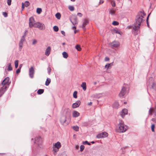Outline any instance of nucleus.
Returning <instances> with one entry per match:
<instances>
[{"label":"nucleus","instance_id":"nucleus-1","mask_svg":"<svg viewBox=\"0 0 156 156\" xmlns=\"http://www.w3.org/2000/svg\"><path fill=\"white\" fill-rule=\"evenodd\" d=\"M144 16V12L140 11L136 16L135 19L136 22L132 26L133 29V32L135 35H137L139 32L140 26L144 20L143 18Z\"/></svg>","mask_w":156,"mask_h":156},{"label":"nucleus","instance_id":"nucleus-2","mask_svg":"<svg viewBox=\"0 0 156 156\" xmlns=\"http://www.w3.org/2000/svg\"><path fill=\"white\" fill-rule=\"evenodd\" d=\"M127 129V126L123 123L120 122L116 126V131L119 133H123L125 132Z\"/></svg>","mask_w":156,"mask_h":156},{"label":"nucleus","instance_id":"nucleus-3","mask_svg":"<svg viewBox=\"0 0 156 156\" xmlns=\"http://www.w3.org/2000/svg\"><path fill=\"white\" fill-rule=\"evenodd\" d=\"M34 27L38 28L41 30H44L45 29V26L44 24L39 22H37L34 23Z\"/></svg>","mask_w":156,"mask_h":156},{"label":"nucleus","instance_id":"nucleus-4","mask_svg":"<svg viewBox=\"0 0 156 156\" xmlns=\"http://www.w3.org/2000/svg\"><path fill=\"white\" fill-rule=\"evenodd\" d=\"M110 45L112 48H118L120 46L119 42L117 41H114L110 44Z\"/></svg>","mask_w":156,"mask_h":156},{"label":"nucleus","instance_id":"nucleus-5","mask_svg":"<svg viewBox=\"0 0 156 156\" xmlns=\"http://www.w3.org/2000/svg\"><path fill=\"white\" fill-rule=\"evenodd\" d=\"M34 67L31 66L29 69V75L31 78H32L34 77Z\"/></svg>","mask_w":156,"mask_h":156},{"label":"nucleus","instance_id":"nucleus-6","mask_svg":"<svg viewBox=\"0 0 156 156\" xmlns=\"http://www.w3.org/2000/svg\"><path fill=\"white\" fill-rule=\"evenodd\" d=\"M126 91V88L124 87H123L121 91L119 94V97L120 98L123 97L125 95Z\"/></svg>","mask_w":156,"mask_h":156},{"label":"nucleus","instance_id":"nucleus-7","mask_svg":"<svg viewBox=\"0 0 156 156\" xmlns=\"http://www.w3.org/2000/svg\"><path fill=\"white\" fill-rule=\"evenodd\" d=\"M80 101L79 100L77 101L75 103L73 104L72 105V107L73 108H76L78 107L80 104Z\"/></svg>","mask_w":156,"mask_h":156},{"label":"nucleus","instance_id":"nucleus-8","mask_svg":"<svg viewBox=\"0 0 156 156\" xmlns=\"http://www.w3.org/2000/svg\"><path fill=\"white\" fill-rule=\"evenodd\" d=\"M70 21L73 25H75L78 23L77 18L75 16L72 17L71 18L70 20Z\"/></svg>","mask_w":156,"mask_h":156},{"label":"nucleus","instance_id":"nucleus-9","mask_svg":"<svg viewBox=\"0 0 156 156\" xmlns=\"http://www.w3.org/2000/svg\"><path fill=\"white\" fill-rule=\"evenodd\" d=\"M128 113L127 110L125 108L123 109L121 112L120 114L121 116L123 118L125 115L127 114Z\"/></svg>","mask_w":156,"mask_h":156},{"label":"nucleus","instance_id":"nucleus-10","mask_svg":"<svg viewBox=\"0 0 156 156\" xmlns=\"http://www.w3.org/2000/svg\"><path fill=\"white\" fill-rule=\"evenodd\" d=\"M66 116H62L60 118V121L62 125H64L66 121Z\"/></svg>","mask_w":156,"mask_h":156},{"label":"nucleus","instance_id":"nucleus-11","mask_svg":"<svg viewBox=\"0 0 156 156\" xmlns=\"http://www.w3.org/2000/svg\"><path fill=\"white\" fill-rule=\"evenodd\" d=\"M116 10V9H115L110 8L109 9V13L112 15H114L115 14Z\"/></svg>","mask_w":156,"mask_h":156},{"label":"nucleus","instance_id":"nucleus-12","mask_svg":"<svg viewBox=\"0 0 156 156\" xmlns=\"http://www.w3.org/2000/svg\"><path fill=\"white\" fill-rule=\"evenodd\" d=\"M51 50V48L50 46L48 47L46 49L45 54L47 56H48L50 53V52Z\"/></svg>","mask_w":156,"mask_h":156},{"label":"nucleus","instance_id":"nucleus-13","mask_svg":"<svg viewBox=\"0 0 156 156\" xmlns=\"http://www.w3.org/2000/svg\"><path fill=\"white\" fill-rule=\"evenodd\" d=\"M9 79V78L8 77L5 78L2 82V85H6L8 82Z\"/></svg>","mask_w":156,"mask_h":156},{"label":"nucleus","instance_id":"nucleus-14","mask_svg":"<svg viewBox=\"0 0 156 156\" xmlns=\"http://www.w3.org/2000/svg\"><path fill=\"white\" fill-rule=\"evenodd\" d=\"M80 113L77 111H74L73 112V116L75 118H76L80 115Z\"/></svg>","mask_w":156,"mask_h":156},{"label":"nucleus","instance_id":"nucleus-15","mask_svg":"<svg viewBox=\"0 0 156 156\" xmlns=\"http://www.w3.org/2000/svg\"><path fill=\"white\" fill-rule=\"evenodd\" d=\"M88 23V21L87 20H85L82 24V28L83 30H85L86 26Z\"/></svg>","mask_w":156,"mask_h":156},{"label":"nucleus","instance_id":"nucleus-16","mask_svg":"<svg viewBox=\"0 0 156 156\" xmlns=\"http://www.w3.org/2000/svg\"><path fill=\"white\" fill-rule=\"evenodd\" d=\"M61 147V143L59 142H58L57 143H56L54 145V146H53V147H54L55 148H57L58 149L60 148Z\"/></svg>","mask_w":156,"mask_h":156},{"label":"nucleus","instance_id":"nucleus-17","mask_svg":"<svg viewBox=\"0 0 156 156\" xmlns=\"http://www.w3.org/2000/svg\"><path fill=\"white\" fill-rule=\"evenodd\" d=\"M66 113V117L70 115L71 114L70 110L68 108L66 109L65 110Z\"/></svg>","mask_w":156,"mask_h":156},{"label":"nucleus","instance_id":"nucleus-18","mask_svg":"<svg viewBox=\"0 0 156 156\" xmlns=\"http://www.w3.org/2000/svg\"><path fill=\"white\" fill-rule=\"evenodd\" d=\"M113 62H111L110 63H107L105 66V68L106 69H108L109 68L111 67L113 65Z\"/></svg>","mask_w":156,"mask_h":156},{"label":"nucleus","instance_id":"nucleus-19","mask_svg":"<svg viewBox=\"0 0 156 156\" xmlns=\"http://www.w3.org/2000/svg\"><path fill=\"white\" fill-rule=\"evenodd\" d=\"M41 139L40 136H38L35 138V142L34 143H40L41 142Z\"/></svg>","mask_w":156,"mask_h":156},{"label":"nucleus","instance_id":"nucleus-20","mask_svg":"<svg viewBox=\"0 0 156 156\" xmlns=\"http://www.w3.org/2000/svg\"><path fill=\"white\" fill-rule=\"evenodd\" d=\"M155 111L152 108H150L148 112V115H152V112H155Z\"/></svg>","mask_w":156,"mask_h":156},{"label":"nucleus","instance_id":"nucleus-21","mask_svg":"<svg viewBox=\"0 0 156 156\" xmlns=\"http://www.w3.org/2000/svg\"><path fill=\"white\" fill-rule=\"evenodd\" d=\"M81 87H82L83 90L85 91L86 89V84L85 82H83L81 85Z\"/></svg>","mask_w":156,"mask_h":156},{"label":"nucleus","instance_id":"nucleus-22","mask_svg":"<svg viewBox=\"0 0 156 156\" xmlns=\"http://www.w3.org/2000/svg\"><path fill=\"white\" fill-rule=\"evenodd\" d=\"M53 149L52 150V152L53 154L54 155H56V153L58 151L59 149L55 148L54 147H53Z\"/></svg>","mask_w":156,"mask_h":156},{"label":"nucleus","instance_id":"nucleus-23","mask_svg":"<svg viewBox=\"0 0 156 156\" xmlns=\"http://www.w3.org/2000/svg\"><path fill=\"white\" fill-rule=\"evenodd\" d=\"M51 82V79L49 78H47L45 82V85L48 86Z\"/></svg>","mask_w":156,"mask_h":156},{"label":"nucleus","instance_id":"nucleus-24","mask_svg":"<svg viewBox=\"0 0 156 156\" xmlns=\"http://www.w3.org/2000/svg\"><path fill=\"white\" fill-rule=\"evenodd\" d=\"M63 57L65 58H66L68 56V55L67 52L64 51L62 53Z\"/></svg>","mask_w":156,"mask_h":156},{"label":"nucleus","instance_id":"nucleus-25","mask_svg":"<svg viewBox=\"0 0 156 156\" xmlns=\"http://www.w3.org/2000/svg\"><path fill=\"white\" fill-rule=\"evenodd\" d=\"M101 136H103V138L106 137L108 136V134L106 132H103L101 133Z\"/></svg>","mask_w":156,"mask_h":156},{"label":"nucleus","instance_id":"nucleus-26","mask_svg":"<svg viewBox=\"0 0 156 156\" xmlns=\"http://www.w3.org/2000/svg\"><path fill=\"white\" fill-rule=\"evenodd\" d=\"M149 80H150L151 81H152V82H151V83H153L152 85V88L154 89H155V84L153 83V78L152 77H151L149 78Z\"/></svg>","mask_w":156,"mask_h":156},{"label":"nucleus","instance_id":"nucleus-27","mask_svg":"<svg viewBox=\"0 0 156 156\" xmlns=\"http://www.w3.org/2000/svg\"><path fill=\"white\" fill-rule=\"evenodd\" d=\"M44 92V90L43 89H40L37 91V93L39 94H41Z\"/></svg>","mask_w":156,"mask_h":156},{"label":"nucleus","instance_id":"nucleus-28","mask_svg":"<svg viewBox=\"0 0 156 156\" xmlns=\"http://www.w3.org/2000/svg\"><path fill=\"white\" fill-rule=\"evenodd\" d=\"M76 48L78 51H80L81 48L80 45L77 44L75 46Z\"/></svg>","mask_w":156,"mask_h":156},{"label":"nucleus","instance_id":"nucleus-29","mask_svg":"<svg viewBox=\"0 0 156 156\" xmlns=\"http://www.w3.org/2000/svg\"><path fill=\"white\" fill-rule=\"evenodd\" d=\"M73 129L76 131H78L79 129V127L77 126H74L73 127Z\"/></svg>","mask_w":156,"mask_h":156},{"label":"nucleus","instance_id":"nucleus-30","mask_svg":"<svg viewBox=\"0 0 156 156\" xmlns=\"http://www.w3.org/2000/svg\"><path fill=\"white\" fill-rule=\"evenodd\" d=\"M8 70L9 71H11L12 70V68L10 63L8 64Z\"/></svg>","mask_w":156,"mask_h":156},{"label":"nucleus","instance_id":"nucleus-31","mask_svg":"<svg viewBox=\"0 0 156 156\" xmlns=\"http://www.w3.org/2000/svg\"><path fill=\"white\" fill-rule=\"evenodd\" d=\"M56 17L58 20L60 19L61 17V15L59 13H57L55 14Z\"/></svg>","mask_w":156,"mask_h":156},{"label":"nucleus","instance_id":"nucleus-32","mask_svg":"<svg viewBox=\"0 0 156 156\" xmlns=\"http://www.w3.org/2000/svg\"><path fill=\"white\" fill-rule=\"evenodd\" d=\"M5 91L4 90V88H2L0 90V97L4 93Z\"/></svg>","mask_w":156,"mask_h":156},{"label":"nucleus","instance_id":"nucleus-33","mask_svg":"<svg viewBox=\"0 0 156 156\" xmlns=\"http://www.w3.org/2000/svg\"><path fill=\"white\" fill-rule=\"evenodd\" d=\"M34 22L29 21V26L30 27H32L33 26H34Z\"/></svg>","mask_w":156,"mask_h":156},{"label":"nucleus","instance_id":"nucleus-34","mask_svg":"<svg viewBox=\"0 0 156 156\" xmlns=\"http://www.w3.org/2000/svg\"><path fill=\"white\" fill-rule=\"evenodd\" d=\"M19 61L16 60L15 62V67L17 68L18 66Z\"/></svg>","mask_w":156,"mask_h":156},{"label":"nucleus","instance_id":"nucleus-35","mask_svg":"<svg viewBox=\"0 0 156 156\" xmlns=\"http://www.w3.org/2000/svg\"><path fill=\"white\" fill-rule=\"evenodd\" d=\"M25 40L24 36H22L21 38L20 42L23 43V42Z\"/></svg>","mask_w":156,"mask_h":156},{"label":"nucleus","instance_id":"nucleus-36","mask_svg":"<svg viewBox=\"0 0 156 156\" xmlns=\"http://www.w3.org/2000/svg\"><path fill=\"white\" fill-rule=\"evenodd\" d=\"M53 29L55 32H57L58 30V28L57 26H55L53 27Z\"/></svg>","mask_w":156,"mask_h":156},{"label":"nucleus","instance_id":"nucleus-37","mask_svg":"<svg viewBox=\"0 0 156 156\" xmlns=\"http://www.w3.org/2000/svg\"><path fill=\"white\" fill-rule=\"evenodd\" d=\"M113 107L115 108H117L119 106V104L118 102H115L114 103L113 105Z\"/></svg>","mask_w":156,"mask_h":156},{"label":"nucleus","instance_id":"nucleus-38","mask_svg":"<svg viewBox=\"0 0 156 156\" xmlns=\"http://www.w3.org/2000/svg\"><path fill=\"white\" fill-rule=\"evenodd\" d=\"M42 11V9L40 8H37V12L38 14H40Z\"/></svg>","mask_w":156,"mask_h":156},{"label":"nucleus","instance_id":"nucleus-39","mask_svg":"<svg viewBox=\"0 0 156 156\" xmlns=\"http://www.w3.org/2000/svg\"><path fill=\"white\" fill-rule=\"evenodd\" d=\"M97 137L98 138L100 139V138H104L103 136H101V133L98 134L97 136Z\"/></svg>","mask_w":156,"mask_h":156},{"label":"nucleus","instance_id":"nucleus-40","mask_svg":"<svg viewBox=\"0 0 156 156\" xmlns=\"http://www.w3.org/2000/svg\"><path fill=\"white\" fill-rule=\"evenodd\" d=\"M69 9L71 11H73L74 10V7L72 6H69L68 7Z\"/></svg>","mask_w":156,"mask_h":156},{"label":"nucleus","instance_id":"nucleus-41","mask_svg":"<svg viewBox=\"0 0 156 156\" xmlns=\"http://www.w3.org/2000/svg\"><path fill=\"white\" fill-rule=\"evenodd\" d=\"M23 45V43H20L19 42V49L20 51H21Z\"/></svg>","mask_w":156,"mask_h":156},{"label":"nucleus","instance_id":"nucleus-42","mask_svg":"<svg viewBox=\"0 0 156 156\" xmlns=\"http://www.w3.org/2000/svg\"><path fill=\"white\" fill-rule=\"evenodd\" d=\"M77 92L76 91H75L73 94V96L74 98H77Z\"/></svg>","mask_w":156,"mask_h":156},{"label":"nucleus","instance_id":"nucleus-43","mask_svg":"<svg viewBox=\"0 0 156 156\" xmlns=\"http://www.w3.org/2000/svg\"><path fill=\"white\" fill-rule=\"evenodd\" d=\"M83 144H88L89 145H91V144L89 143L87 141L83 142Z\"/></svg>","mask_w":156,"mask_h":156},{"label":"nucleus","instance_id":"nucleus-44","mask_svg":"<svg viewBox=\"0 0 156 156\" xmlns=\"http://www.w3.org/2000/svg\"><path fill=\"white\" fill-rule=\"evenodd\" d=\"M29 21L31 22H34L35 20L34 17H30L29 19Z\"/></svg>","mask_w":156,"mask_h":156},{"label":"nucleus","instance_id":"nucleus-45","mask_svg":"<svg viewBox=\"0 0 156 156\" xmlns=\"http://www.w3.org/2000/svg\"><path fill=\"white\" fill-rule=\"evenodd\" d=\"M30 3L28 1H27L25 2V5L26 7H27L29 5Z\"/></svg>","mask_w":156,"mask_h":156},{"label":"nucleus","instance_id":"nucleus-46","mask_svg":"<svg viewBox=\"0 0 156 156\" xmlns=\"http://www.w3.org/2000/svg\"><path fill=\"white\" fill-rule=\"evenodd\" d=\"M155 125L154 124H153L151 125V130L152 132L154 131V128H155Z\"/></svg>","mask_w":156,"mask_h":156},{"label":"nucleus","instance_id":"nucleus-47","mask_svg":"<svg viewBox=\"0 0 156 156\" xmlns=\"http://www.w3.org/2000/svg\"><path fill=\"white\" fill-rule=\"evenodd\" d=\"M80 151L82 152L84 148V146L83 145H81L80 146Z\"/></svg>","mask_w":156,"mask_h":156},{"label":"nucleus","instance_id":"nucleus-48","mask_svg":"<svg viewBox=\"0 0 156 156\" xmlns=\"http://www.w3.org/2000/svg\"><path fill=\"white\" fill-rule=\"evenodd\" d=\"M111 3L113 7H114L115 6V2L114 1H111Z\"/></svg>","mask_w":156,"mask_h":156},{"label":"nucleus","instance_id":"nucleus-49","mask_svg":"<svg viewBox=\"0 0 156 156\" xmlns=\"http://www.w3.org/2000/svg\"><path fill=\"white\" fill-rule=\"evenodd\" d=\"M112 24L116 26L119 24V23L116 21H113Z\"/></svg>","mask_w":156,"mask_h":156},{"label":"nucleus","instance_id":"nucleus-50","mask_svg":"<svg viewBox=\"0 0 156 156\" xmlns=\"http://www.w3.org/2000/svg\"><path fill=\"white\" fill-rule=\"evenodd\" d=\"M51 69L50 67H49L48 68L47 71H48V73L49 74H50V72L51 71Z\"/></svg>","mask_w":156,"mask_h":156},{"label":"nucleus","instance_id":"nucleus-51","mask_svg":"<svg viewBox=\"0 0 156 156\" xmlns=\"http://www.w3.org/2000/svg\"><path fill=\"white\" fill-rule=\"evenodd\" d=\"M12 0H7V4L8 5H11Z\"/></svg>","mask_w":156,"mask_h":156},{"label":"nucleus","instance_id":"nucleus-52","mask_svg":"<svg viewBox=\"0 0 156 156\" xmlns=\"http://www.w3.org/2000/svg\"><path fill=\"white\" fill-rule=\"evenodd\" d=\"M3 15L5 17H6L7 16V13L5 12H4L2 13Z\"/></svg>","mask_w":156,"mask_h":156},{"label":"nucleus","instance_id":"nucleus-53","mask_svg":"<svg viewBox=\"0 0 156 156\" xmlns=\"http://www.w3.org/2000/svg\"><path fill=\"white\" fill-rule=\"evenodd\" d=\"M37 42V41L35 39H34L33 41L32 44H35Z\"/></svg>","mask_w":156,"mask_h":156},{"label":"nucleus","instance_id":"nucleus-54","mask_svg":"<svg viewBox=\"0 0 156 156\" xmlns=\"http://www.w3.org/2000/svg\"><path fill=\"white\" fill-rule=\"evenodd\" d=\"M20 70L21 69H19L18 68L16 70V73L17 74H18L20 72Z\"/></svg>","mask_w":156,"mask_h":156},{"label":"nucleus","instance_id":"nucleus-55","mask_svg":"<svg viewBox=\"0 0 156 156\" xmlns=\"http://www.w3.org/2000/svg\"><path fill=\"white\" fill-rule=\"evenodd\" d=\"M150 14V13L148 15V16H147V26L148 27H149V24L148 23L147 20H148V18L149 17V16Z\"/></svg>","mask_w":156,"mask_h":156},{"label":"nucleus","instance_id":"nucleus-56","mask_svg":"<svg viewBox=\"0 0 156 156\" xmlns=\"http://www.w3.org/2000/svg\"><path fill=\"white\" fill-rule=\"evenodd\" d=\"M22 10H23L24 8V4L23 2L22 3Z\"/></svg>","mask_w":156,"mask_h":156},{"label":"nucleus","instance_id":"nucleus-57","mask_svg":"<svg viewBox=\"0 0 156 156\" xmlns=\"http://www.w3.org/2000/svg\"><path fill=\"white\" fill-rule=\"evenodd\" d=\"M27 31L26 30L25 32L23 33V36H24V37H26L27 35Z\"/></svg>","mask_w":156,"mask_h":156},{"label":"nucleus","instance_id":"nucleus-58","mask_svg":"<svg viewBox=\"0 0 156 156\" xmlns=\"http://www.w3.org/2000/svg\"><path fill=\"white\" fill-rule=\"evenodd\" d=\"M60 156H67L65 152H63L61 154Z\"/></svg>","mask_w":156,"mask_h":156},{"label":"nucleus","instance_id":"nucleus-59","mask_svg":"<svg viewBox=\"0 0 156 156\" xmlns=\"http://www.w3.org/2000/svg\"><path fill=\"white\" fill-rule=\"evenodd\" d=\"M77 15L79 17H81L82 16V14L80 12H78L77 13Z\"/></svg>","mask_w":156,"mask_h":156},{"label":"nucleus","instance_id":"nucleus-60","mask_svg":"<svg viewBox=\"0 0 156 156\" xmlns=\"http://www.w3.org/2000/svg\"><path fill=\"white\" fill-rule=\"evenodd\" d=\"M109 60V58L108 57H106L105 58V61H108Z\"/></svg>","mask_w":156,"mask_h":156},{"label":"nucleus","instance_id":"nucleus-61","mask_svg":"<svg viewBox=\"0 0 156 156\" xmlns=\"http://www.w3.org/2000/svg\"><path fill=\"white\" fill-rule=\"evenodd\" d=\"M62 34L64 36H65V33L63 30H62L61 31Z\"/></svg>","mask_w":156,"mask_h":156},{"label":"nucleus","instance_id":"nucleus-62","mask_svg":"<svg viewBox=\"0 0 156 156\" xmlns=\"http://www.w3.org/2000/svg\"><path fill=\"white\" fill-rule=\"evenodd\" d=\"M116 33L120 35L122 33L119 30H117L116 32Z\"/></svg>","mask_w":156,"mask_h":156},{"label":"nucleus","instance_id":"nucleus-63","mask_svg":"<svg viewBox=\"0 0 156 156\" xmlns=\"http://www.w3.org/2000/svg\"><path fill=\"white\" fill-rule=\"evenodd\" d=\"M92 103L91 102H90L88 104V105H92Z\"/></svg>","mask_w":156,"mask_h":156},{"label":"nucleus","instance_id":"nucleus-64","mask_svg":"<svg viewBox=\"0 0 156 156\" xmlns=\"http://www.w3.org/2000/svg\"><path fill=\"white\" fill-rule=\"evenodd\" d=\"M22 64H21L20 65V66H19V69H21L22 67Z\"/></svg>","mask_w":156,"mask_h":156}]
</instances>
